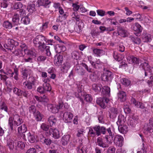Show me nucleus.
<instances>
[{"instance_id":"nucleus-11","label":"nucleus","mask_w":153,"mask_h":153,"mask_svg":"<svg viewBox=\"0 0 153 153\" xmlns=\"http://www.w3.org/2000/svg\"><path fill=\"white\" fill-rule=\"evenodd\" d=\"M35 85L34 80L31 82L29 80H26L23 83V86L25 88L28 90H31L33 88V87Z\"/></svg>"},{"instance_id":"nucleus-47","label":"nucleus","mask_w":153,"mask_h":153,"mask_svg":"<svg viewBox=\"0 0 153 153\" xmlns=\"http://www.w3.org/2000/svg\"><path fill=\"white\" fill-rule=\"evenodd\" d=\"M40 128L41 129L45 131H47L48 130L49 127L47 124L45 123H42L41 124Z\"/></svg>"},{"instance_id":"nucleus-37","label":"nucleus","mask_w":153,"mask_h":153,"mask_svg":"<svg viewBox=\"0 0 153 153\" xmlns=\"http://www.w3.org/2000/svg\"><path fill=\"white\" fill-rule=\"evenodd\" d=\"M62 56H59L56 59H55L54 62L56 65L59 66L61 65L62 61Z\"/></svg>"},{"instance_id":"nucleus-56","label":"nucleus","mask_w":153,"mask_h":153,"mask_svg":"<svg viewBox=\"0 0 153 153\" xmlns=\"http://www.w3.org/2000/svg\"><path fill=\"white\" fill-rule=\"evenodd\" d=\"M120 57V55L119 54H118L117 52L115 51L114 52L113 57L116 60L118 61H120L121 59V58Z\"/></svg>"},{"instance_id":"nucleus-7","label":"nucleus","mask_w":153,"mask_h":153,"mask_svg":"<svg viewBox=\"0 0 153 153\" xmlns=\"http://www.w3.org/2000/svg\"><path fill=\"white\" fill-rule=\"evenodd\" d=\"M73 117V115L71 113L66 111L65 112L62 116V118L65 123H71Z\"/></svg>"},{"instance_id":"nucleus-30","label":"nucleus","mask_w":153,"mask_h":153,"mask_svg":"<svg viewBox=\"0 0 153 153\" xmlns=\"http://www.w3.org/2000/svg\"><path fill=\"white\" fill-rule=\"evenodd\" d=\"M97 143L99 146L103 148H106L108 146V145L104 143L102 139L100 137L97 138Z\"/></svg>"},{"instance_id":"nucleus-34","label":"nucleus","mask_w":153,"mask_h":153,"mask_svg":"<svg viewBox=\"0 0 153 153\" xmlns=\"http://www.w3.org/2000/svg\"><path fill=\"white\" fill-rule=\"evenodd\" d=\"M130 38L134 44L139 45L141 42V40L138 37L131 36H130Z\"/></svg>"},{"instance_id":"nucleus-55","label":"nucleus","mask_w":153,"mask_h":153,"mask_svg":"<svg viewBox=\"0 0 153 153\" xmlns=\"http://www.w3.org/2000/svg\"><path fill=\"white\" fill-rule=\"evenodd\" d=\"M147 83L149 87H152L153 85V76H152L150 77L149 79L147 81Z\"/></svg>"},{"instance_id":"nucleus-33","label":"nucleus","mask_w":153,"mask_h":153,"mask_svg":"<svg viewBox=\"0 0 153 153\" xmlns=\"http://www.w3.org/2000/svg\"><path fill=\"white\" fill-rule=\"evenodd\" d=\"M19 15L17 14H15L12 19L13 24L14 25H18L19 24Z\"/></svg>"},{"instance_id":"nucleus-60","label":"nucleus","mask_w":153,"mask_h":153,"mask_svg":"<svg viewBox=\"0 0 153 153\" xmlns=\"http://www.w3.org/2000/svg\"><path fill=\"white\" fill-rule=\"evenodd\" d=\"M29 111L30 113L34 114L36 112V108L35 106L31 105L29 107Z\"/></svg>"},{"instance_id":"nucleus-41","label":"nucleus","mask_w":153,"mask_h":153,"mask_svg":"<svg viewBox=\"0 0 153 153\" xmlns=\"http://www.w3.org/2000/svg\"><path fill=\"white\" fill-rule=\"evenodd\" d=\"M93 52L97 56H99L103 53L102 50L98 49L97 48L93 50Z\"/></svg>"},{"instance_id":"nucleus-9","label":"nucleus","mask_w":153,"mask_h":153,"mask_svg":"<svg viewBox=\"0 0 153 153\" xmlns=\"http://www.w3.org/2000/svg\"><path fill=\"white\" fill-rule=\"evenodd\" d=\"M111 73L108 70L105 71L101 76V79L105 81H108L111 79Z\"/></svg>"},{"instance_id":"nucleus-20","label":"nucleus","mask_w":153,"mask_h":153,"mask_svg":"<svg viewBox=\"0 0 153 153\" xmlns=\"http://www.w3.org/2000/svg\"><path fill=\"white\" fill-rule=\"evenodd\" d=\"M31 73V71L29 69H25L22 70V75L23 79H27L28 75H30Z\"/></svg>"},{"instance_id":"nucleus-6","label":"nucleus","mask_w":153,"mask_h":153,"mask_svg":"<svg viewBox=\"0 0 153 153\" xmlns=\"http://www.w3.org/2000/svg\"><path fill=\"white\" fill-rule=\"evenodd\" d=\"M114 143L116 146L121 147L124 143L123 137L120 135H116L114 137Z\"/></svg>"},{"instance_id":"nucleus-2","label":"nucleus","mask_w":153,"mask_h":153,"mask_svg":"<svg viewBox=\"0 0 153 153\" xmlns=\"http://www.w3.org/2000/svg\"><path fill=\"white\" fill-rule=\"evenodd\" d=\"M47 38L42 35L37 36L33 40L34 46L39 49H44L45 47L44 41H46Z\"/></svg>"},{"instance_id":"nucleus-32","label":"nucleus","mask_w":153,"mask_h":153,"mask_svg":"<svg viewBox=\"0 0 153 153\" xmlns=\"http://www.w3.org/2000/svg\"><path fill=\"white\" fill-rule=\"evenodd\" d=\"M56 121V118L53 116H51L48 119V122L51 126L55 125Z\"/></svg>"},{"instance_id":"nucleus-44","label":"nucleus","mask_w":153,"mask_h":153,"mask_svg":"<svg viewBox=\"0 0 153 153\" xmlns=\"http://www.w3.org/2000/svg\"><path fill=\"white\" fill-rule=\"evenodd\" d=\"M45 140V138L43 134L39 133L37 136H36V141H40L42 143H44V140Z\"/></svg>"},{"instance_id":"nucleus-23","label":"nucleus","mask_w":153,"mask_h":153,"mask_svg":"<svg viewBox=\"0 0 153 153\" xmlns=\"http://www.w3.org/2000/svg\"><path fill=\"white\" fill-rule=\"evenodd\" d=\"M56 53H61L66 50V47L63 45L56 46L54 47Z\"/></svg>"},{"instance_id":"nucleus-4","label":"nucleus","mask_w":153,"mask_h":153,"mask_svg":"<svg viewBox=\"0 0 153 153\" xmlns=\"http://www.w3.org/2000/svg\"><path fill=\"white\" fill-rule=\"evenodd\" d=\"M140 67L144 69L143 72L145 74V76L148 75V73L153 74V67H150L147 63L144 62L141 64Z\"/></svg>"},{"instance_id":"nucleus-27","label":"nucleus","mask_w":153,"mask_h":153,"mask_svg":"<svg viewBox=\"0 0 153 153\" xmlns=\"http://www.w3.org/2000/svg\"><path fill=\"white\" fill-rule=\"evenodd\" d=\"M13 53L19 57L24 56L25 55L24 51H22L21 49H18L16 48L15 51L13 52Z\"/></svg>"},{"instance_id":"nucleus-28","label":"nucleus","mask_w":153,"mask_h":153,"mask_svg":"<svg viewBox=\"0 0 153 153\" xmlns=\"http://www.w3.org/2000/svg\"><path fill=\"white\" fill-rule=\"evenodd\" d=\"M153 117L151 118L149 120V124L147 125L146 130L150 132H153Z\"/></svg>"},{"instance_id":"nucleus-31","label":"nucleus","mask_w":153,"mask_h":153,"mask_svg":"<svg viewBox=\"0 0 153 153\" xmlns=\"http://www.w3.org/2000/svg\"><path fill=\"white\" fill-rule=\"evenodd\" d=\"M102 87V85L100 84H94L92 85V88L93 90L97 93L100 91Z\"/></svg>"},{"instance_id":"nucleus-26","label":"nucleus","mask_w":153,"mask_h":153,"mask_svg":"<svg viewBox=\"0 0 153 153\" xmlns=\"http://www.w3.org/2000/svg\"><path fill=\"white\" fill-rule=\"evenodd\" d=\"M13 120L14 124L16 125L17 126H18L20 125L22 123V120L20 119L19 116L17 114H16L14 115Z\"/></svg>"},{"instance_id":"nucleus-46","label":"nucleus","mask_w":153,"mask_h":153,"mask_svg":"<svg viewBox=\"0 0 153 153\" xmlns=\"http://www.w3.org/2000/svg\"><path fill=\"white\" fill-rule=\"evenodd\" d=\"M13 118L12 117H10L8 120V126L10 127V130L13 131Z\"/></svg>"},{"instance_id":"nucleus-21","label":"nucleus","mask_w":153,"mask_h":153,"mask_svg":"<svg viewBox=\"0 0 153 153\" xmlns=\"http://www.w3.org/2000/svg\"><path fill=\"white\" fill-rule=\"evenodd\" d=\"M126 119L124 116L122 114H120L118 117V121L117 122V125L124 124L126 121Z\"/></svg>"},{"instance_id":"nucleus-43","label":"nucleus","mask_w":153,"mask_h":153,"mask_svg":"<svg viewBox=\"0 0 153 153\" xmlns=\"http://www.w3.org/2000/svg\"><path fill=\"white\" fill-rule=\"evenodd\" d=\"M35 119L37 121H40L42 119V116L39 111L36 112L34 114Z\"/></svg>"},{"instance_id":"nucleus-17","label":"nucleus","mask_w":153,"mask_h":153,"mask_svg":"<svg viewBox=\"0 0 153 153\" xmlns=\"http://www.w3.org/2000/svg\"><path fill=\"white\" fill-rule=\"evenodd\" d=\"M131 102L134 105V106L136 108L141 109H143L144 108V106L143 103L136 101L135 99L133 98H131Z\"/></svg>"},{"instance_id":"nucleus-25","label":"nucleus","mask_w":153,"mask_h":153,"mask_svg":"<svg viewBox=\"0 0 153 153\" xmlns=\"http://www.w3.org/2000/svg\"><path fill=\"white\" fill-rule=\"evenodd\" d=\"M118 33L119 35L123 37L127 36L128 35L127 31L122 28H120L118 30Z\"/></svg>"},{"instance_id":"nucleus-49","label":"nucleus","mask_w":153,"mask_h":153,"mask_svg":"<svg viewBox=\"0 0 153 153\" xmlns=\"http://www.w3.org/2000/svg\"><path fill=\"white\" fill-rule=\"evenodd\" d=\"M94 129L95 131L96 135H97V136H99L100 135V126H96L94 127Z\"/></svg>"},{"instance_id":"nucleus-48","label":"nucleus","mask_w":153,"mask_h":153,"mask_svg":"<svg viewBox=\"0 0 153 153\" xmlns=\"http://www.w3.org/2000/svg\"><path fill=\"white\" fill-rule=\"evenodd\" d=\"M0 109L2 110H4L6 112H7V108L5 103L3 101L0 103Z\"/></svg>"},{"instance_id":"nucleus-13","label":"nucleus","mask_w":153,"mask_h":153,"mask_svg":"<svg viewBox=\"0 0 153 153\" xmlns=\"http://www.w3.org/2000/svg\"><path fill=\"white\" fill-rule=\"evenodd\" d=\"M49 132L50 134H52V137L55 139H57L60 137L59 131L56 128H50Z\"/></svg>"},{"instance_id":"nucleus-52","label":"nucleus","mask_w":153,"mask_h":153,"mask_svg":"<svg viewBox=\"0 0 153 153\" xmlns=\"http://www.w3.org/2000/svg\"><path fill=\"white\" fill-rule=\"evenodd\" d=\"M22 7L23 4L20 2L15 3L13 5L14 8L16 10Z\"/></svg>"},{"instance_id":"nucleus-14","label":"nucleus","mask_w":153,"mask_h":153,"mask_svg":"<svg viewBox=\"0 0 153 153\" xmlns=\"http://www.w3.org/2000/svg\"><path fill=\"white\" fill-rule=\"evenodd\" d=\"M143 41L144 42H150L151 40V36L146 32H143L141 35Z\"/></svg>"},{"instance_id":"nucleus-22","label":"nucleus","mask_w":153,"mask_h":153,"mask_svg":"<svg viewBox=\"0 0 153 153\" xmlns=\"http://www.w3.org/2000/svg\"><path fill=\"white\" fill-rule=\"evenodd\" d=\"M28 141L31 143H33L36 141V137L35 134L29 132L27 134Z\"/></svg>"},{"instance_id":"nucleus-62","label":"nucleus","mask_w":153,"mask_h":153,"mask_svg":"<svg viewBox=\"0 0 153 153\" xmlns=\"http://www.w3.org/2000/svg\"><path fill=\"white\" fill-rule=\"evenodd\" d=\"M46 57L40 55L37 58V60L38 62H42L45 61L46 59Z\"/></svg>"},{"instance_id":"nucleus-29","label":"nucleus","mask_w":153,"mask_h":153,"mask_svg":"<svg viewBox=\"0 0 153 153\" xmlns=\"http://www.w3.org/2000/svg\"><path fill=\"white\" fill-rule=\"evenodd\" d=\"M127 60L130 63H134L137 64L139 63L138 59L133 56H128L127 58Z\"/></svg>"},{"instance_id":"nucleus-63","label":"nucleus","mask_w":153,"mask_h":153,"mask_svg":"<svg viewBox=\"0 0 153 153\" xmlns=\"http://www.w3.org/2000/svg\"><path fill=\"white\" fill-rule=\"evenodd\" d=\"M82 66L84 67L88 72L92 73V72L93 70L92 68H89L88 66L85 64L83 63L82 64Z\"/></svg>"},{"instance_id":"nucleus-45","label":"nucleus","mask_w":153,"mask_h":153,"mask_svg":"<svg viewBox=\"0 0 153 153\" xmlns=\"http://www.w3.org/2000/svg\"><path fill=\"white\" fill-rule=\"evenodd\" d=\"M48 22H45L40 27L39 30L41 32H43L48 28Z\"/></svg>"},{"instance_id":"nucleus-18","label":"nucleus","mask_w":153,"mask_h":153,"mask_svg":"<svg viewBox=\"0 0 153 153\" xmlns=\"http://www.w3.org/2000/svg\"><path fill=\"white\" fill-rule=\"evenodd\" d=\"M26 54L29 56H35L36 53V51L34 48L30 49H25V54Z\"/></svg>"},{"instance_id":"nucleus-35","label":"nucleus","mask_w":153,"mask_h":153,"mask_svg":"<svg viewBox=\"0 0 153 153\" xmlns=\"http://www.w3.org/2000/svg\"><path fill=\"white\" fill-rule=\"evenodd\" d=\"M27 10L30 13H33L35 10V4L29 3L28 4Z\"/></svg>"},{"instance_id":"nucleus-36","label":"nucleus","mask_w":153,"mask_h":153,"mask_svg":"<svg viewBox=\"0 0 153 153\" xmlns=\"http://www.w3.org/2000/svg\"><path fill=\"white\" fill-rule=\"evenodd\" d=\"M121 83L125 86H129L130 83V81L127 78H123L120 80Z\"/></svg>"},{"instance_id":"nucleus-61","label":"nucleus","mask_w":153,"mask_h":153,"mask_svg":"<svg viewBox=\"0 0 153 153\" xmlns=\"http://www.w3.org/2000/svg\"><path fill=\"white\" fill-rule=\"evenodd\" d=\"M78 3L77 2H76L72 4L73 9L75 11H78L80 8V6L77 4Z\"/></svg>"},{"instance_id":"nucleus-24","label":"nucleus","mask_w":153,"mask_h":153,"mask_svg":"<svg viewBox=\"0 0 153 153\" xmlns=\"http://www.w3.org/2000/svg\"><path fill=\"white\" fill-rule=\"evenodd\" d=\"M118 97L119 99L121 102H124L126 100V93L123 91L119 92L118 94Z\"/></svg>"},{"instance_id":"nucleus-39","label":"nucleus","mask_w":153,"mask_h":153,"mask_svg":"<svg viewBox=\"0 0 153 153\" xmlns=\"http://www.w3.org/2000/svg\"><path fill=\"white\" fill-rule=\"evenodd\" d=\"M50 3L51 1L49 0H39V1L38 2V4L46 7Z\"/></svg>"},{"instance_id":"nucleus-12","label":"nucleus","mask_w":153,"mask_h":153,"mask_svg":"<svg viewBox=\"0 0 153 153\" xmlns=\"http://www.w3.org/2000/svg\"><path fill=\"white\" fill-rule=\"evenodd\" d=\"M118 113L117 108L112 107L109 109V116L111 118L113 119L117 117Z\"/></svg>"},{"instance_id":"nucleus-5","label":"nucleus","mask_w":153,"mask_h":153,"mask_svg":"<svg viewBox=\"0 0 153 153\" xmlns=\"http://www.w3.org/2000/svg\"><path fill=\"white\" fill-rule=\"evenodd\" d=\"M19 42L12 39H9L7 40V43L4 45V47L8 50L11 51L15 47L18 46Z\"/></svg>"},{"instance_id":"nucleus-19","label":"nucleus","mask_w":153,"mask_h":153,"mask_svg":"<svg viewBox=\"0 0 153 153\" xmlns=\"http://www.w3.org/2000/svg\"><path fill=\"white\" fill-rule=\"evenodd\" d=\"M70 136L69 135H64L62 137L61 142L62 145L65 146L67 145L70 141Z\"/></svg>"},{"instance_id":"nucleus-57","label":"nucleus","mask_w":153,"mask_h":153,"mask_svg":"<svg viewBox=\"0 0 153 153\" xmlns=\"http://www.w3.org/2000/svg\"><path fill=\"white\" fill-rule=\"evenodd\" d=\"M78 68V67H77L76 68V72L78 73V74L79 75H82L84 74V71L82 68H80V67H79Z\"/></svg>"},{"instance_id":"nucleus-42","label":"nucleus","mask_w":153,"mask_h":153,"mask_svg":"<svg viewBox=\"0 0 153 153\" xmlns=\"http://www.w3.org/2000/svg\"><path fill=\"white\" fill-rule=\"evenodd\" d=\"M3 26L4 28L8 29H10L12 27V24L7 21L4 22L3 23Z\"/></svg>"},{"instance_id":"nucleus-53","label":"nucleus","mask_w":153,"mask_h":153,"mask_svg":"<svg viewBox=\"0 0 153 153\" xmlns=\"http://www.w3.org/2000/svg\"><path fill=\"white\" fill-rule=\"evenodd\" d=\"M96 68L98 69L102 68L103 66V63L101 62L99 59L97 60L95 62Z\"/></svg>"},{"instance_id":"nucleus-3","label":"nucleus","mask_w":153,"mask_h":153,"mask_svg":"<svg viewBox=\"0 0 153 153\" xmlns=\"http://www.w3.org/2000/svg\"><path fill=\"white\" fill-rule=\"evenodd\" d=\"M63 105V103L62 101H59L58 105H53L48 104L47 107L48 110L53 113H56L58 112Z\"/></svg>"},{"instance_id":"nucleus-54","label":"nucleus","mask_w":153,"mask_h":153,"mask_svg":"<svg viewBox=\"0 0 153 153\" xmlns=\"http://www.w3.org/2000/svg\"><path fill=\"white\" fill-rule=\"evenodd\" d=\"M71 55L72 57L74 59H77L79 58V53L77 51H74L72 52Z\"/></svg>"},{"instance_id":"nucleus-51","label":"nucleus","mask_w":153,"mask_h":153,"mask_svg":"<svg viewBox=\"0 0 153 153\" xmlns=\"http://www.w3.org/2000/svg\"><path fill=\"white\" fill-rule=\"evenodd\" d=\"M7 146L10 149H13L14 147V143L12 140H10L8 141Z\"/></svg>"},{"instance_id":"nucleus-59","label":"nucleus","mask_w":153,"mask_h":153,"mask_svg":"<svg viewBox=\"0 0 153 153\" xmlns=\"http://www.w3.org/2000/svg\"><path fill=\"white\" fill-rule=\"evenodd\" d=\"M92 98L91 95L87 94L85 96V100L88 102H90L92 101Z\"/></svg>"},{"instance_id":"nucleus-64","label":"nucleus","mask_w":153,"mask_h":153,"mask_svg":"<svg viewBox=\"0 0 153 153\" xmlns=\"http://www.w3.org/2000/svg\"><path fill=\"white\" fill-rule=\"evenodd\" d=\"M71 67L70 64L69 62H66L64 64L63 68L64 69L68 70Z\"/></svg>"},{"instance_id":"nucleus-58","label":"nucleus","mask_w":153,"mask_h":153,"mask_svg":"<svg viewBox=\"0 0 153 153\" xmlns=\"http://www.w3.org/2000/svg\"><path fill=\"white\" fill-rule=\"evenodd\" d=\"M116 151L115 148L112 146L108 148L107 151V153H115Z\"/></svg>"},{"instance_id":"nucleus-16","label":"nucleus","mask_w":153,"mask_h":153,"mask_svg":"<svg viewBox=\"0 0 153 153\" xmlns=\"http://www.w3.org/2000/svg\"><path fill=\"white\" fill-rule=\"evenodd\" d=\"M118 126V129L119 131L122 134L126 133L128 131L127 126L124 124Z\"/></svg>"},{"instance_id":"nucleus-1","label":"nucleus","mask_w":153,"mask_h":153,"mask_svg":"<svg viewBox=\"0 0 153 153\" xmlns=\"http://www.w3.org/2000/svg\"><path fill=\"white\" fill-rule=\"evenodd\" d=\"M110 88L108 86H104L102 87L101 94L104 96L103 98H99L97 99L96 103L102 108H105L107 106H110L111 101L107 98L110 96Z\"/></svg>"},{"instance_id":"nucleus-15","label":"nucleus","mask_w":153,"mask_h":153,"mask_svg":"<svg viewBox=\"0 0 153 153\" xmlns=\"http://www.w3.org/2000/svg\"><path fill=\"white\" fill-rule=\"evenodd\" d=\"M27 131V128L26 125L24 124L18 127L17 129L18 134H22V136L24 137L25 136V135L23 133H25Z\"/></svg>"},{"instance_id":"nucleus-8","label":"nucleus","mask_w":153,"mask_h":153,"mask_svg":"<svg viewBox=\"0 0 153 153\" xmlns=\"http://www.w3.org/2000/svg\"><path fill=\"white\" fill-rule=\"evenodd\" d=\"M106 135L105 137L107 143H110L112 142L113 138L114 137V134L111 131V128H108L106 129Z\"/></svg>"},{"instance_id":"nucleus-50","label":"nucleus","mask_w":153,"mask_h":153,"mask_svg":"<svg viewBox=\"0 0 153 153\" xmlns=\"http://www.w3.org/2000/svg\"><path fill=\"white\" fill-rule=\"evenodd\" d=\"M25 144L22 141L20 140L17 142V147L21 149H23L25 147Z\"/></svg>"},{"instance_id":"nucleus-40","label":"nucleus","mask_w":153,"mask_h":153,"mask_svg":"<svg viewBox=\"0 0 153 153\" xmlns=\"http://www.w3.org/2000/svg\"><path fill=\"white\" fill-rule=\"evenodd\" d=\"M21 22L22 23L25 25H27L30 22V19L28 18V16H26L22 18Z\"/></svg>"},{"instance_id":"nucleus-10","label":"nucleus","mask_w":153,"mask_h":153,"mask_svg":"<svg viewBox=\"0 0 153 153\" xmlns=\"http://www.w3.org/2000/svg\"><path fill=\"white\" fill-rule=\"evenodd\" d=\"M133 30L136 32L134 33L135 35L136 36H140L143 29L141 26L138 23H136L133 25Z\"/></svg>"},{"instance_id":"nucleus-38","label":"nucleus","mask_w":153,"mask_h":153,"mask_svg":"<svg viewBox=\"0 0 153 153\" xmlns=\"http://www.w3.org/2000/svg\"><path fill=\"white\" fill-rule=\"evenodd\" d=\"M42 86L45 93L47 91H50L51 89V87L49 83H44Z\"/></svg>"}]
</instances>
